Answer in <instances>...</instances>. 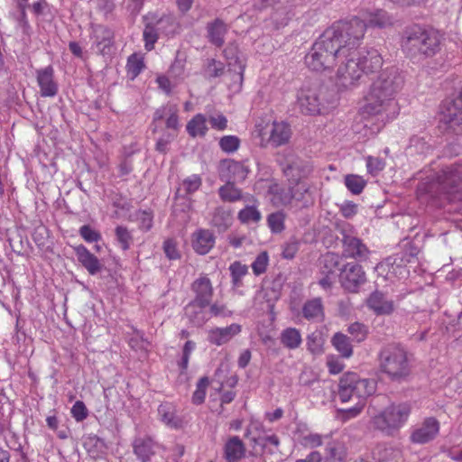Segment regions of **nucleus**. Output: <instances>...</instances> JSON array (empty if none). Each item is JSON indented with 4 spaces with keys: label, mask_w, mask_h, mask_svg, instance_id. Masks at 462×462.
Wrapping results in <instances>:
<instances>
[{
    "label": "nucleus",
    "mask_w": 462,
    "mask_h": 462,
    "mask_svg": "<svg viewBox=\"0 0 462 462\" xmlns=\"http://www.w3.org/2000/svg\"><path fill=\"white\" fill-rule=\"evenodd\" d=\"M366 31L365 21L361 16L339 20L319 35V74L328 79L325 87L331 105L337 101V84L333 79V69L338 53L345 55L347 50H354L363 39Z\"/></svg>",
    "instance_id": "obj_1"
},
{
    "label": "nucleus",
    "mask_w": 462,
    "mask_h": 462,
    "mask_svg": "<svg viewBox=\"0 0 462 462\" xmlns=\"http://www.w3.org/2000/svg\"><path fill=\"white\" fill-rule=\"evenodd\" d=\"M420 199L435 208H444L447 203L462 201V161L447 166L436 179L418 186Z\"/></svg>",
    "instance_id": "obj_2"
},
{
    "label": "nucleus",
    "mask_w": 462,
    "mask_h": 462,
    "mask_svg": "<svg viewBox=\"0 0 462 462\" xmlns=\"http://www.w3.org/2000/svg\"><path fill=\"white\" fill-rule=\"evenodd\" d=\"M404 79L398 69L394 67L382 70L370 88L367 103L363 112L368 116L380 115L394 105L395 94L402 88Z\"/></svg>",
    "instance_id": "obj_3"
},
{
    "label": "nucleus",
    "mask_w": 462,
    "mask_h": 462,
    "mask_svg": "<svg viewBox=\"0 0 462 462\" xmlns=\"http://www.w3.org/2000/svg\"><path fill=\"white\" fill-rule=\"evenodd\" d=\"M401 47L406 56L420 60L433 57L439 51L440 36L434 30H428L419 24H412L403 29Z\"/></svg>",
    "instance_id": "obj_4"
},
{
    "label": "nucleus",
    "mask_w": 462,
    "mask_h": 462,
    "mask_svg": "<svg viewBox=\"0 0 462 462\" xmlns=\"http://www.w3.org/2000/svg\"><path fill=\"white\" fill-rule=\"evenodd\" d=\"M344 56V66H340L335 74L332 73L336 83L337 78L349 79L352 82L358 80L363 74L378 71L383 66V58L374 48L348 49Z\"/></svg>",
    "instance_id": "obj_5"
},
{
    "label": "nucleus",
    "mask_w": 462,
    "mask_h": 462,
    "mask_svg": "<svg viewBox=\"0 0 462 462\" xmlns=\"http://www.w3.org/2000/svg\"><path fill=\"white\" fill-rule=\"evenodd\" d=\"M380 369L393 382L406 381L411 373L408 353L400 345H387L379 352Z\"/></svg>",
    "instance_id": "obj_6"
},
{
    "label": "nucleus",
    "mask_w": 462,
    "mask_h": 462,
    "mask_svg": "<svg viewBox=\"0 0 462 462\" xmlns=\"http://www.w3.org/2000/svg\"><path fill=\"white\" fill-rule=\"evenodd\" d=\"M411 413V405L408 402L392 404L373 420L374 428L392 434L393 430L399 429L408 419Z\"/></svg>",
    "instance_id": "obj_7"
},
{
    "label": "nucleus",
    "mask_w": 462,
    "mask_h": 462,
    "mask_svg": "<svg viewBox=\"0 0 462 462\" xmlns=\"http://www.w3.org/2000/svg\"><path fill=\"white\" fill-rule=\"evenodd\" d=\"M312 171V167L309 162L300 158H294L288 161L283 168V173L288 178L291 184L296 186V191L302 194L310 192V185L303 180Z\"/></svg>",
    "instance_id": "obj_8"
},
{
    "label": "nucleus",
    "mask_w": 462,
    "mask_h": 462,
    "mask_svg": "<svg viewBox=\"0 0 462 462\" xmlns=\"http://www.w3.org/2000/svg\"><path fill=\"white\" fill-rule=\"evenodd\" d=\"M341 257L335 253H327L319 259V273L323 275L319 278V285L324 289H328L338 279L341 268H343Z\"/></svg>",
    "instance_id": "obj_9"
},
{
    "label": "nucleus",
    "mask_w": 462,
    "mask_h": 462,
    "mask_svg": "<svg viewBox=\"0 0 462 462\" xmlns=\"http://www.w3.org/2000/svg\"><path fill=\"white\" fill-rule=\"evenodd\" d=\"M342 288L351 293H356L359 288L366 282L363 267L356 263H344L338 276Z\"/></svg>",
    "instance_id": "obj_10"
},
{
    "label": "nucleus",
    "mask_w": 462,
    "mask_h": 462,
    "mask_svg": "<svg viewBox=\"0 0 462 462\" xmlns=\"http://www.w3.org/2000/svg\"><path fill=\"white\" fill-rule=\"evenodd\" d=\"M440 121L452 130L456 134H462V106L457 104L455 98H448L442 102L440 106Z\"/></svg>",
    "instance_id": "obj_11"
},
{
    "label": "nucleus",
    "mask_w": 462,
    "mask_h": 462,
    "mask_svg": "<svg viewBox=\"0 0 462 462\" xmlns=\"http://www.w3.org/2000/svg\"><path fill=\"white\" fill-rule=\"evenodd\" d=\"M218 171L222 180L237 182L245 180L249 170L240 162L226 159L220 162Z\"/></svg>",
    "instance_id": "obj_12"
},
{
    "label": "nucleus",
    "mask_w": 462,
    "mask_h": 462,
    "mask_svg": "<svg viewBox=\"0 0 462 462\" xmlns=\"http://www.w3.org/2000/svg\"><path fill=\"white\" fill-rule=\"evenodd\" d=\"M439 422L434 417L426 418L421 425L414 430L411 435L413 443L426 444L436 439L439 432Z\"/></svg>",
    "instance_id": "obj_13"
},
{
    "label": "nucleus",
    "mask_w": 462,
    "mask_h": 462,
    "mask_svg": "<svg viewBox=\"0 0 462 462\" xmlns=\"http://www.w3.org/2000/svg\"><path fill=\"white\" fill-rule=\"evenodd\" d=\"M361 14L363 20L365 21L366 29L368 27L385 29L393 25V16L383 9L364 10Z\"/></svg>",
    "instance_id": "obj_14"
},
{
    "label": "nucleus",
    "mask_w": 462,
    "mask_h": 462,
    "mask_svg": "<svg viewBox=\"0 0 462 462\" xmlns=\"http://www.w3.org/2000/svg\"><path fill=\"white\" fill-rule=\"evenodd\" d=\"M37 82L42 97H54L58 93V84L54 81V69L50 65L37 70Z\"/></svg>",
    "instance_id": "obj_15"
},
{
    "label": "nucleus",
    "mask_w": 462,
    "mask_h": 462,
    "mask_svg": "<svg viewBox=\"0 0 462 462\" xmlns=\"http://www.w3.org/2000/svg\"><path fill=\"white\" fill-rule=\"evenodd\" d=\"M224 56L228 61L229 70L235 71L242 82L245 69V59L240 57V51L236 42L229 43L223 51Z\"/></svg>",
    "instance_id": "obj_16"
},
{
    "label": "nucleus",
    "mask_w": 462,
    "mask_h": 462,
    "mask_svg": "<svg viewBox=\"0 0 462 462\" xmlns=\"http://www.w3.org/2000/svg\"><path fill=\"white\" fill-rule=\"evenodd\" d=\"M366 306L376 315H390L394 310L393 301L388 300L384 293L377 290L369 295Z\"/></svg>",
    "instance_id": "obj_17"
},
{
    "label": "nucleus",
    "mask_w": 462,
    "mask_h": 462,
    "mask_svg": "<svg viewBox=\"0 0 462 462\" xmlns=\"http://www.w3.org/2000/svg\"><path fill=\"white\" fill-rule=\"evenodd\" d=\"M228 25L220 18H216L207 23V38L208 42L217 48L225 43V35L228 32Z\"/></svg>",
    "instance_id": "obj_18"
},
{
    "label": "nucleus",
    "mask_w": 462,
    "mask_h": 462,
    "mask_svg": "<svg viewBox=\"0 0 462 462\" xmlns=\"http://www.w3.org/2000/svg\"><path fill=\"white\" fill-rule=\"evenodd\" d=\"M241 330V326L236 323L226 328H215L208 331V340L213 345L222 346L238 335Z\"/></svg>",
    "instance_id": "obj_19"
},
{
    "label": "nucleus",
    "mask_w": 462,
    "mask_h": 462,
    "mask_svg": "<svg viewBox=\"0 0 462 462\" xmlns=\"http://www.w3.org/2000/svg\"><path fill=\"white\" fill-rule=\"evenodd\" d=\"M93 38L97 51L103 55L110 53L114 42V32L105 25H96L93 28Z\"/></svg>",
    "instance_id": "obj_20"
},
{
    "label": "nucleus",
    "mask_w": 462,
    "mask_h": 462,
    "mask_svg": "<svg viewBox=\"0 0 462 462\" xmlns=\"http://www.w3.org/2000/svg\"><path fill=\"white\" fill-rule=\"evenodd\" d=\"M298 104L301 113L314 116L318 113L317 88H302L298 94Z\"/></svg>",
    "instance_id": "obj_21"
},
{
    "label": "nucleus",
    "mask_w": 462,
    "mask_h": 462,
    "mask_svg": "<svg viewBox=\"0 0 462 462\" xmlns=\"http://www.w3.org/2000/svg\"><path fill=\"white\" fill-rule=\"evenodd\" d=\"M344 255L356 259H365L369 251L362 241L355 236L343 234Z\"/></svg>",
    "instance_id": "obj_22"
},
{
    "label": "nucleus",
    "mask_w": 462,
    "mask_h": 462,
    "mask_svg": "<svg viewBox=\"0 0 462 462\" xmlns=\"http://www.w3.org/2000/svg\"><path fill=\"white\" fill-rule=\"evenodd\" d=\"M158 445L150 437L137 438L133 443L134 453L141 462H149Z\"/></svg>",
    "instance_id": "obj_23"
},
{
    "label": "nucleus",
    "mask_w": 462,
    "mask_h": 462,
    "mask_svg": "<svg viewBox=\"0 0 462 462\" xmlns=\"http://www.w3.org/2000/svg\"><path fill=\"white\" fill-rule=\"evenodd\" d=\"M192 291L196 296L192 301L208 306L213 296L211 282L208 277H200L192 283Z\"/></svg>",
    "instance_id": "obj_24"
},
{
    "label": "nucleus",
    "mask_w": 462,
    "mask_h": 462,
    "mask_svg": "<svg viewBox=\"0 0 462 462\" xmlns=\"http://www.w3.org/2000/svg\"><path fill=\"white\" fill-rule=\"evenodd\" d=\"M215 236L208 229H199L192 236V247L196 253L204 255L215 245Z\"/></svg>",
    "instance_id": "obj_25"
},
{
    "label": "nucleus",
    "mask_w": 462,
    "mask_h": 462,
    "mask_svg": "<svg viewBox=\"0 0 462 462\" xmlns=\"http://www.w3.org/2000/svg\"><path fill=\"white\" fill-rule=\"evenodd\" d=\"M78 261L84 266L91 275L99 273L103 267L97 257L91 254L86 246L80 245L74 248Z\"/></svg>",
    "instance_id": "obj_26"
},
{
    "label": "nucleus",
    "mask_w": 462,
    "mask_h": 462,
    "mask_svg": "<svg viewBox=\"0 0 462 462\" xmlns=\"http://www.w3.org/2000/svg\"><path fill=\"white\" fill-rule=\"evenodd\" d=\"M356 373L346 372L341 376L337 394L342 402H346L351 398L356 397Z\"/></svg>",
    "instance_id": "obj_27"
},
{
    "label": "nucleus",
    "mask_w": 462,
    "mask_h": 462,
    "mask_svg": "<svg viewBox=\"0 0 462 462\" xmlns=\"http://www.w3.org/2000/svg\"><path fill=\"white\" fill-rule=\"evenodd\" d=\"M245 455L244 442L237 436L231 437L225 445V458L227 462H238Z\"/></svg>",
    "instance_id": "obj_28"
},
{
    "label": "nucleus",
    "mask_w": 462,
    "mask_h": 462,
    "mask_svg": "<svg viewBox=\"0 0 462 462\" xmlns=\"http://www.w3.org/2000/svg\"><path fill=\"white\" fill-rule=\"evenodd\" d=\"M291 126L284 122H273L270 132L269 141L275 146L287 143L291 138Z\"/></svg>",
    "instance_id": "obj_29"
},
{
    "label": "nucleus",
    "mask_w": 462,
    "mask_h": 462,
    "mask_svg": "<svg viewBox=\"0 0 462 462\" xmlns=\"http://www.w3.org/2000/svg\"><path fill=\"white\" fill-rule=\"evenodd\" d=\"M206 307L208 306L192 300L185 307V315L190 323L196 327H201L206 323L209 319L204 310Z\"/></svg>",
    "instance_id": "obj_30"
},
{
    "label": "nucleus",
    "mask_w": 462,
    "mask_h": 462,
    "mask_svg": "<svg viewBox=\"0 0 462 462\" xmlns=\"http://www.w3.org/2000/svg\"><path fill=\"white\" fill-rule=\"evenodd\" d=\"M202 185V180L199 175H192L185 179L175 194V200L184 199L197 191Z\"/></svg>",
    "instance_id": "obj_31"
},
{
    "label": "nucleus",
    "mask_w": 462,
    "mask_h": 462,
    "mask_svg": "<svg viewBox=\"0 0 462 462\" xmlns=\"http://www.w3.org/2000/svg\"><path fill=\"white\" fill-rule=\"evenodd\" d=\"M232 220L233 217L230 210L223 207H218L213 213L211 224L221 233L225 232L231 226Z\"/></svg>",
    "instance_id": "obj_32"
},
{
    "label": "nucleus",
    "mask_w": 462,
    "mask_h": 462,
    "mask_svg": "<svg viewBox=\"0 0 462 462\" xmlns=\"http://www.w3.org/2000/svg\"><path fill=\"white\" fill-rule=\"evenodd\" d=\"M331 344L339 353L340 357L348 358L353 355V346L346 335L341 332L335 333L331 338Z\"/></svg>",
    "instance_id": "obj_33"
},
{
    "label": "nucleus",
    "mask_w": 462,
    "mask_h": 462,
    "mask_svg": "<svg viewBox=\"0 0 462 462\" xmlns=\"http://www.w3.org/2000/svg\"><path fill=\"white\" fill-rule=\"evenodd\" d=\"M346 454L342 443L338 441L328 442L324 451L323 462H344Z\"/></svg>",
    "instance_id": "obj_34"
},
{
    "label": "nucleus",
    "mask_w": 462,
    "mask_h": 462,
    "mask_svg": "<svg viewBox=\"0 0 462 462\" xmlns=\"http://www.w3.org/2000/svg\"><path fill=\"white\" fill-rule=\"evenodd\" d=\"M151 19L154 23V25L159 29L160 33L166 35L174 33L175 23L171 16L163 15L158 17L155 14H148L143 17V20Z\"/></svg>",
    "instance_id": "obj_35"
},
{
    "label": "nucleus",
    "mask_w": 462,
    "mask_h": 462,
    "mask_svg": "<svg viewBox=\"0 0 462 462\" xmlns=\"http://www.w3.org/2000/svg\"><path fill=\"white\" fill-rule=\"evenodd\" d=\"M377 383L374 379H362L357 374L356 397L360 400L373 395L376 392Z\"/></svg>",
    "instance_id": "obj_36"
},
{
    "label": "nucleus",
    "mask_w": 462,
    "mask_h": 462,
    "mask_svg": "<svg viewBox=\"0 0 462 462\" xmlns=\"http://www.w3.org/2000/svg\"><path fill=\"white\" fill-rule=\"evenodd\" d=\"M186 128H187L189 134L192 137L205 136L207 134V131H208L206 116L202 114L196 115L187 124Z\"/></svg>",
    "instance_id": "obj_37"
},
{
    "label": "nucleus",
    "mask_w": 462,
    "mask_h": 462,
    "mask_svg": "<svg viewBox=\"0 0 462 462\" xmlns=\"http://www.w3.org/2000/svg\"><path fill=\"white\" fill-rule=\"evenodd\" d=\"M143 22L145 24L143 32V41L145 42L144 47L146 51H150L154 49V44L159 39L160 31L151 19L143 20Z\"/></svg>",
    "instance_id": "obj_38"
},
{
    "label": "nucleus",
    "mask_w": 462,
    "mask_h": 462,
    "mask_svg": "<svg viewBox=\"0 0 462 462\" xmlns=\"http://www.w3.org/2000/svg\"><path fill=\"white\" fill-rule=\"evenodd\" d=\"M235 183L226 181V184L219 188L218 194L222 200L235 202L242 198V191L235 186Z\"/></svg>",
    "instance_id": "obj_39"
},
{
    "label": "nucleus",
    "mask_w": 462,
    "mask_h": 462,
    "mask_svg": "<svg viewBox=\"0 0 462 462\" xmlns=\"http://www.w3.org/2000/svg\"><path fill=\"white\" fill-rule=\"evenodd\" d=\"M337 233H340L342 236L345 234L336 225H334V229L328 226H323L321 229H319V236H321L323 245H325L327 248H329L334 245H337L339 240Z\"/></svg>",
    "instance_id": "obj_40"
},
{
    "label": "nucleus",
    "mask_w": 462,
    "mask_h": 462,
    "mask_svg": "<svg viewBox=\"0 0 462 462\" xmlns=\"http://www.w3.org/2000/svg\"><path fill=\"white\" fill-rule=\"evenodd\" d=\"M300 334L296 328H289L282 332L281 342L288 348L293 349L300 346Z\"/></svg>",
    "instance_id": "obj_41"
},
{
    "label": "nucleus",
    "mask_w": 462,
    "mask_h": 462,
    "mask_svg": "<svg viewBox=\"0 0 462 462\" xmlns=\"http://www.w3.org/2000/svg\"><path fill=\"white\" fill-rule=\"evenodd\" d=\"M345 185L354 195L360 194L366 185V180L356 174H347L345 177Z\"/></svg>",
    "instance_id": "obj_42"
},
{
    "label": "nucleus",
    "mask_w": 462,
    "mask_h": 462,
    "mask_svg": "<svg viewBox=\"0 0 462 462\" xmlns=\"http://www.w3.org/2000/svg\"><path fill=\"white\" fill-rule=\"evenodd\" d=\"M399 451L384 445H378L373 451V457L378 462H386L394 458Z\"/></svg>",
    "instance_id": "obj_43"
},
{
    "label": "nucleus",
    "mask_w": 462,
    "mask_h": 462,
    "mask_svg": "<svg viewBox=\"0 0 462 462\" xmlns=\"http://www.w3.org/2000/svg\"><path fill=\"white\" fill-rule=\"evenodd\" d=\"M209 384V380L207 376L201 377L198 383L197 389L192 395V402L196 405H199L204 402L206 396V389Z\"/></svg>",
    "instance_id": "obj_44"
},
{
    "label": "nucleus",
    "mask_w": 462,
    "mask_h": 462,
    "mask_svg": "<svg viewBox=\"0 0 462 462\" xmlns=\"http://www.w3.org/2000/svg\"><path fill=\"white\" fill-rule=\"evenodd\" d=\"M347 332L358 343L363 342L368 334L366 326L360 322H354L350 324L347 328Z\"/></svg>",
    "instance_id": "obj_45"
},
{
    "label": "nucleus",
    "mask_w": 462,
    "mask_h": 462,
    "mask_svg": "<svg viewBox=\"0 0 462 462\" xmlns=\"http://www.w3.org/2000/svg\"><path fill=\"white\" fill-rule=\"evenodd\" d=\"M239 146L240 139L235 135H226L219 140V147L223 152L227 153L236 152Z\"/></svg>",
    "instance_id": "obj_46"
},
{
    "label": "nucleus",
    "mask_w": 462,
    "mask_h": 462,
    "mask_svg": "<svg viewBox=\"0 0 462 462\" xmlns=\"http://www.w3.org/2000/svg\"><path fill=\"white\" fill-rule=\"evenodd\" d=\"M238 218L243 223L258 222L261 214L254 207L247 206L239 212Z\"/></svg>",
    "instance_id": "obj_47"
},
{
    "label": "nucleus",
    "mask_w": 462,
    "mask_h": 462,
    "mask_svg": "<svg viewBox=\"0 0 462 462\" xmlns=\"http://www.w3.org/2000/svg\"><path fill=\"white\" fill-rule=\"evenodd\" d=\"M268 254L266 251L260 253L254 263H252V269L255 275H260L266 271L268 265Z\"/></svg>",
    "instance_id": "obj_48"
},
{
    "label": "nucleus",
    "mask_w": 462,
    "mask_h": 462,
    "mask_svg": "<svg viewBox=\"0 0 462 462\" xmlns=\"http://www.w3.org/2000/svg\"><path fill=\"white\" fill-rule=\"evenodd\" d=\"M116 236L121 245V248L123 250L129 249L130 243L132 242L133 238L128 229L125 226H118L116 228Z\"/></svg>",
    "instance_id": "obj_49"
},
{
    "label": "nucleus",
    "mask_w": 462,
    "mask_h": 462,
    "mask_svg": "<svg viewBox=\"0 0 462 462\" xmlns=\"http://www.w3.org/2000/svg\"><path fill=\"white\" fill-rule=\"evenodd\" d=\"M224 71L225 66L221 61L216 60L215 59L208 60L206 73L208 78H218L224 74Z\"/></svg>",
    "instance_id": "obj_50"
},
{
    "label": "nucleus",
    "mask_w": 462,
    "mask_h": 462,
    "mask_svg": "<svg viewBox=\"0 0 462 462\" xmlns=\"http://www.w3.org/2000/svg\"><path fill=\"white\" fill-rule=\"evenodd\" d=\"M267 221L270 228L274 233H280L284 228V215L282 212L270 214Z\"/></svg>",
    "instance_id": "obj_51"
},
{
    "label": "nucleus",
    "mask_w": 462,
    "mask_h": 462,
    "mask_svg": "<svg viewBox=\"0 0 462 462\" xmlns=\"http://www.w3.org/2000/svg\"><path fill=\"white\" fill-rule=\"evenodd\" d=\"M81 237L88 243L98 242L101 240V234L89 225H84L79 231Z\"/></svg>",
    "instance_id": "obj_52"
},
{
    "label": "nucleus",
    "mask_w": 462,
    "mask_h": 462,
    "mask_svg": "<svg viewBox=\"0 0 462 462\" xmlns=\"http://www.w3.org/2000/svg\"><path fill=\"white\" fill-rule=\"evenodd\" d=\"M144 68L143 61L138 59L135 55H131L127 62V71L131 74L132 78L137 77L142 69Z\"/></svg>",
    "instance_id": "obj_53"
},
{
    "label": "nucleus",
    "mask_w": 462,
    "mask_h": 462,
    "mask_svg": "<svg viewBox=\"0 0 462 462\" xmlns=\"http://www.w3.org/2000/svg\"><path fill=\"white\" fill-rule=\"evenodd\" d=\"M363 407L364 402L358 401L357 403L352 408L338 410L340 420L342 421H346L351 418L356 417L361 412Z\"/></svg>",
    "instance_id": "obj_54"
},
{
    "label": "nucleus",
    "mask_w": 462,
    "mask_h": 462,
    "mask_svg": "<svg viewBox=\"0 0 462 462\" xmlns=\"http://www.w3.org/2000/svg\"><path fill=\"white\" fill-rule=\"evenodd\" d=\"M163 251L166 257L170 260L180 258V253L177 248V243L173 239H167L163 243Z\"/></svg>",
    "instance_id": "obj_55"
},
{
    "label": "nucleus",
    "mask_w": 462,
    "mask_h": 462,
    "mask_svg": "<svg viewBox=\"0 0 462 462\" xmlns=\"http://www.w3.org/2000/svg\"><path fill=\"white\" fill-rule=\"evenodd\" d=\"M70 411L72 417L79 422L84 420L88 415V411L82 401H77Z\"/></svg>",
    "instance_id": "obj_56"
},
{
    "label": "nucleus",
    "mask_w": 462,
    "mask_h": 462,
    "mask_svg": "<svg viewBox=\"0 0 462 462\" xmlns=\"http://www.w3.org/2000/svg\"><path fill=\"white\" fill-rule=\"evenodd\" d=\"M299 250V242L294 238H291L283 246L282 257L292 259Z\"/></svg>",
    "instance_id": "obj_57"
},
{
    "label": "nucleus",
    "mask_w": 462,
    "mask_h": 462,
    "mask_svg": "<svg viewBox=\"0 0 462 462\" xmlns=\"http://www.w3.org/2000/svg\"><path fill=\"white\" fill-rule=\"evenodd\" d=\"M420 253V248L413 242H407L404 245V251L402 261L405 260L407 263H411L417 257Z\"/></svg>",
    "instance_id": "obj_58"
},
{
    "label": "nucleus",
    "mask_w": 462,
    "mask_h": 462,
    "mask_svg": "<svg viewBox=\"0 0 462 462\" xmlns=\"http://www.w3.org/2000/svg\"><path fill=\"white\" fill-rule=\"evenodd\" d=\"M302 314L307 319L315 318L318 315V299L308 300L302 308Z\"/></svg>",
    "instance_id": "obj_59"
},
{
    "label": "nucleus",
    "mask_w": 462,
    "mask_h": 462,
    "mask_svg": "<svg viewBox=\"0 0 462 462\" xmlns=\"http://www.w3.org/2000/svg\"><path fill=\"white\" fill-rule=\"evenodd\" d=\"M158 412L162 417V420L167 423L168 425H171L175 428L178 427L177 421L174 420L175 417L172 411H170V408L167 405H160L158 408Z\"/></svg>",
    "instance_id": "obj_60"
},
{
    "label": "nucleus",
    "mask_w": 462,
    "mask_h": 462,
    "mask_svg": "<svg viewBox=\"0 0 462 462\" xmlns=\"http://www.w3.org/2000/svg\"><path fill=\"white\" fill-rule=\"evenodd\" d=\"M327 365L330 374H337L343 371L345 365L338 358L334 356H328Z\"/></svg>",
    "instance_id": "obj_61"
},
{
    "label": "nucleus",
    "mask_w": 462,
    "mask_h": 462,
    "mask_svg": "<svg viewBox=\"0 0 462 462\" xmlns=\"http://www.w3.org/2000/svg\"><path fill=\"white\" fill-rule=\"evenodd\" d=\"M297 440L300 445H302L304 447L313 448V447H315L316 443H318V435L311 434V433H309V434L299 433V435L297 437Z\"/></svg>",
    "instance_id": "obj_62"
},
{
    "label": "nucleus",
    "mask_w": 462,
    "mask_h": 462,
    "mask_svg": "<svg viewBox=\"0 0 462 462\" xmlns=\"http://www.w3.org/2000/svg\"><path fill=\"white\" fill-rule=\"evenodd\" d=\"M340 212L346 218H351L357 213V205L353 201H345L340 206Z\"/></svg>",
    "instance_id": "obj_63"
},
{
    "label": "nucleus",
    "mask_w": 462,
    "mask_h": 462,
    "mask_svg": "<svg viewBox=\"0 0 462 462\" xmlns=\"http://www.w3.org/2000/svg\"><path fill=\"white\" fill-rule=\"evenodd\" d=\"M229 270H230V273H231V276L232 277H237V278H242L248 272L247 266L245 265V264H242L238 261H236L235 263H233L230 265Z\"/></svg>",
    "instance_id": "obj_64"
}]
</instances>
